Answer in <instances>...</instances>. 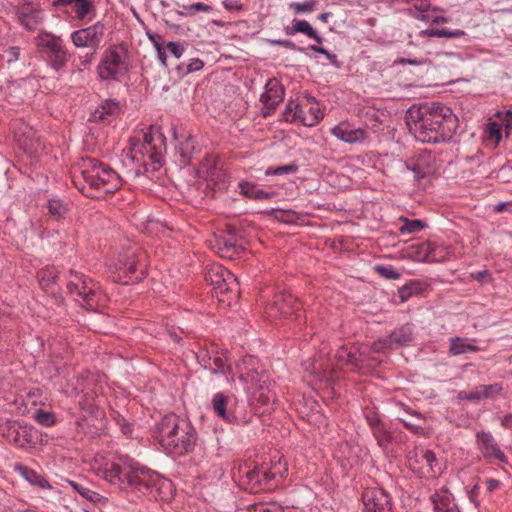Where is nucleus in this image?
I'll list each match as a JSON object with an SVG mask.
<instances>
[{"label": "nucleus", "mask_w": 512, "mask_h": 512, "mask_svg": "<svg viewBox=\"0 0 512 512\" xmlns=\"http://www.w3.org/2000/svg\"><path fill=\"white\" fill-rule=\"evenodd\" d=\"M472 276L481 283H488L492 281L491 274L488 270L478 271L472 274Z\"/></svg>", "instance_id": "nucleus-57"}, {"label": "nucleus", "mask_w": 512, "mask_h": 512, "mask_svg": "<svg viewBox=\"0 0 512 512\" xmlns=\"http://www.w3.org/2000/svg\"><path fill=\"white\" fill-rule=\"evenodd\" d=\"M300 302L287 292H279L274 296L273 302L268 307L269 316L279 314L282 317H288L297 314L300 310Z\"/></svg>", "instance_id": "nucleus-17"}, {"label": "nucleus", "mask_w": 512, "mask_h": 512, "mask_svg": "<svg viewBox=\"0 0 512 512\" xmlns=\"http://www.w3.org/2000/svg\"><path fill=\"white\" fill-rule=\"evenodd\" d=\"M105 30V24L98 21L88 27L73 31L70 39L76 48H88L96 52L104 40Z\"/></svg>", "instance_id": "nucleus-14"}, {"label": "nucleus", "mask_w": 512, "mask_h": 512, "mask_svg": "<svg viewBox=\"0 0 512 512\" xmlns=\"http://www.w3.org/2000/svg\"><path fill=\"white\" fill-rule=\"evenodd\" d=\"M485 484L487 493H492L501 486V482L497 479H487Z\"/></svg>", "instance_id": "nucleus-60"}, {"label": "nucleus", "mask_w": 512, "mask_h": 512, "mask_svg": "<svg viewBox=\"0 0 512 512\" xmlns=\"http://www.w3.org/2000/svg\"><path fill=\"white\" fill-rule=\"evenodd\" d=\"M33 429L27 425L18 422L9 423L6 427L5 435L8 440L19 447H24L32 443Z\"/></svg>", "instance_id": "nucleus-23"}, {"label": "nucleus", "mask_w": 512, "mask_h": 512, "mask_svg": "<svg viewBox=\"0 0 512 512\" xmlns=\"http://www.w3.org/2000/svg\"><path fill=\"white\" fill-rule=\"evenodd\" d=\"M239 379L253 390V400L262 406H270L277 400L271 388L269 375L265 370L258 369V360L254 356H245L238 364Z\"/></svg>", "instance_id": "nucleus-5"}, {"label": "nucleus", "mask_w": 512, "mask_h": 512, "mask_svg": "<svg viewBox=\"0 0 512 512\" xmlns=\"http://www.w3.org/2000/svg\"><path fill=\"white\" fill-rule=\"evenodd\" d=\"M496 212H509L512 213V201L500 202L494 206Z\"/></svg>", "instance_id": "nucleus-59"}, {"label": "nucleus", "mask_w": 512, "mask_h": 512, "mask_svg": "<svg viewBox=\"0 0 512 512\" xmlns=\"http://www.w3.org/2000/svg\"><path fill=\"white\" fill-rule=\"evenodd\" d=\"M430 501L435 512H460L448 489L442 488L431 495Z\"/></svg>", "instance_id": "nucleus-24"}, {"label": "nucleus", "mask_w": 512, "mask_h": 512, "mask_svg": "<svg viewBox=\"0 0 512 512\" xmlns=\"http://www.w3.org/2000/svg\"><path fill=\"white\" fill-rule=\"evenodd\" d=\"M502 391V386L500 384H490V385H479L475 387L474 390L469 392H460L459 396L461 399H466L469 401H478L482 399L491 398Z\"/></svg>", "instance_id": "nucleus-26"}, {"label": "nucleus", "mask_w": 512, "mask_h": 512, "mask_svg": "<svg viewBox=\"0 0 512 512\" xmlns=\"http://www.w3.org/2000/svg\"><path fill=\"white\" fill-rule=\"evenodd\" d=\"M284 88L275 78H270L265 84V91L260 97L263 109H266L264 116L269 115L284 98Z\"/></svg>", "instance_id": "nucleus-18"}, {"label": "nucleus", "mask_w": 512, "mask_h": 512, "mask_svg": "<svg viewBox=\"0 0 512 512\" xmlns=\"http://www.w3.org/2000/svg\"><path fill=\"white\" fill-rule=\"evenodd\" d=\"M68 484L84 499L96 503L100 500L101 496L99 493L89 489L88 487L77 483L73 480H68Z\"/></svg>", "instance_id": "nucleus-38"}, {"label": "nucleus", "mask_w": 512, "mask_h": 512, "mask_svg": "<svg viewBox=\"0 0 512 512\" xmlns=\"http://www.w3.org/2000/svg\"><path fill=\"white\" fill-rule=\"evenodd\" d=\"M438 170L436 158L431 153L418 149V190H426Z\"/></svg>", "instance_id": "nucleus-21"}, {"label": "nucleus", "mask_w": 512, "mask_h": 512, "mask_svg": "<svg viewBox=\"0 0 512 512\" xmlns=\"http://www.w3.org/2000/svg\"><path fill=\"white\" fill-rule=\"evenodd\" d=\"M317 0H307L304 2H293L290 4L292 9L297 14L310 13L316 9Z\"/></svg>", "instance_id": "nucleus-44"}, {"label": "nucleus", "mask_w": 512, "mask_h": 512, "mask_svg": "<svg viewBox=\"0 0 512 512\" xmlns=\"http://www.w3.org/2000/svg\"><path fill=\"white\" fill-rule=\"evenodd\" d=\"M291 33H303L311 39H314L317 43L321 44L323 38L317 33V31L310 25L306 20H293V28Z\"/></svg>", "instance_id": "nucleus-32"}, {"label": "nucleus", "mask_w": 512, "mask_h": 512, "mask_svg": "<svg viewBox=\"0 0 512 512\" xmlns=\"http://www.w3.org/2000/svg\"><path fill=\"white\" fill-rule=\"evenodd\" d=\"M176 149L184 160H189L195 150L194 140L192 137L188 136L183 141L179 142Z\"/></svg>", "instance_id": "nucleus-40"}, {"label": "nucleus", "mask_w": 512, "mask_h": 512, "mask_svg": "<svg viewBox=\"0 0 512 512\" xmlns=\"http://www.w3.org/2000/svg\"><path fill=\"white\" fill-rule=\"evenodd\" d=\"M59 276L53 270H44L40 274V283L44 289H50L57 284Z\"/></svg>", "instance_id": "nucleus-46"}, {"label": "nucleus", "mask_w": 512, "mask_h": 512, "mask_svg": "<svg viewBox=\"0 0 512 512\" xmlns=\"http://www.w3.org/2000/svg\"><path fill=\"white\" fill-rule=\"evenodd\" d=\"M287 471L286 462L282 463L279 458L268 470L264 467H252L251 464L245 463L239 467V478L245 489L256 492L263 487L270 488L269 482L276 478H283Z\"/></svg>", "instance_id": "nucleus-9"}, {"label": "nucleus", "mask_w": 512, "mask_h": 512, "mask_svg": "<svg viewBox=\"0 0 512 512\" xmlns=\"http://www.w3.org/2000/svg\"><path fill=\"white\" fill-rule=\"evenodd\" d=\"M476 444L482 456L491 461L497 459L499 462H507L505 454L499 448L491 433L479 431L476 433Z\"/></svg>", "instance_id": "nucleus-19"}, {"label": "nucleus", "mask_w": 512, "mask_h": 512, "mask_svg": "<svg viewBox=\"0 0 512 512\" xmlns=\"http://www.w3.org/2000/svg\"><path fill=\"white\" fill-rule=\"evenodd\" d=\"M339 361L358 366L361 362L360 354L354 348L341 347L336 354Z\"/></svg>", "instance_id": "nucleus-34"}, {"label": "nucleus", "mask_w": 512, "mask_h": 512, "mask_svg": "<svg viewBox=\"0 0 512 512\" xmlns=\"http://www.w3.org/2000/svg\"><path fill=\"white\" fill-rule=\"evenodd\" d=\"M331 134L348 144L365 143L369 139L366 129L353 128L349 122H340L331 129Z\"/></svg>", "instance_id": "nucleus-20"}, {"label": "nucleus", "mask_w": 512, "mask_h": 512, "mask_svg": "<svg viewBox=\"0 0 512 512\" xmlns=\"http://www.w3.org/2000/svg\"><path fill=\"white\" fill-rule=\"evenodd\" d=\"M240 193L244 196L256 200H268L272 197V193L258 188L250 182H242L239 184Z\"/></svg>", "instance_id": "nucleus-29"}, {"label": "nucleus", "mask_w": 512, "mask_h": 512, "mask_svg": "<svg viewBox=\"0 0 512 512\" xmlns=\"http://www.w3.org/2000/svg\"><path fill=\"white\" fill-rule=\"evenodd\" d=\"M205 279L213 289L220 294L229 293L236 298L239 293V282L233 273L220 264L211 265L206 272Z\"/></svg>", "instance_id": "nucleus-13"}, {"label": "nucleus", "mask_w": 512, "mask_h": 512, "mask_svg": "<svg viewBox=\"0 0 512 512\" xmlns=\"http://www.w3.org/2000/svg\"><path fill=\"white\" fill-rule=\"evenodd\" d=\"M74 184L82 191L94 190L95 197L115 193L122 185L120 175L108 164L92 157H82L72 169Z\"/></svg>", "instance_id": "nucleus-3"}, {"label": "nucleus", "mask_w": 512, "mask_h": 512, "mask_svg": "<svg viewBox=\"0 0 512 512\" xmlns=\"http://www.w3.org/2000/svg\"><path fill=\"white\" fill-rule=\"evenodd\" d=\"M489 137L498 142L501 139V125L497 122H490L488 124Z\"/></svg>", "instance_id": "nucleus-54"}, {"label": "nucleus", "mask_w": 512, "mask_h": 512, "mask_svg": "<svg viewBox=\"0 0 512 512\" xmlns=\"http://www.w3.org/2000/svg\"><path fill=\"white\" fill-rule=\"evenodd\" d=\"M207 367L212 374L225 376L226 382L228 384H235V377L232 374V367L228 363V356L226 351L214 353L212 360L208 363Z\"/></svg>", "instance_id": "nucleus-22"}, {"label": "nucleus", "mask_w": 512, "mask_h": 512, "mask_svg": "<svg viewBox=\"0 0 512 512\" xmlns=\"http://www.w3.org/2000/svg\"><path fill=\"white\" fill-rule=\"evenodd\" d=\"M73 9L77 18L82 20L91 12L93 4L90 0H76Z\"/></svg>", "instance_id": "nucleus-42"}, {"label": "nucleus", "mask_w": 512, "mask_h": 512, "mask_svg": "<svg viewBox=\"0 0 512 512\" xmlns=\"http://www.w3.org/2000/svg\"><path fill=\"white\" fill-rule=\"evenodd\" d=\"M212 11V7L204 4V3H193L190 5L183 6V12H180L181 15L185 16H194L197 13H209Z\"/></svg>", "instance_id": "nucleus-41"}, {"label": "nucleus", "mask_w": 512, "mask_h": 512, "mask_svg": "<svg viewBox=\"0 0 512 512\" xmlns=\"http://www.w3.org/2000/svg\"><path fill=\"white\" fill-rule=\"evenodd\" d=\"M120 107L114 100H105L93 113L97 121H106L109 117L118 113Z\"/></svg>", "instance_id": "nucleus-30"}, {"label": "nucleus", "mask_w": 512, "mask_h": 512, "mask_svg": "<svg viewBox=\"0 0 512 512\" xmlns=\"http://www.w3.org/2000/svg\"><path fill=\"white\" fill-rule=\"evenodd\" d=\"M364 512H392L389 495L381 488L366 489L362 495Z\"/></svg>", "instance_id": "nucleus-16"}, {"label": "nucleus", "mask_w": 512, "mask_h": 512, "mask_svg": "<svg viewBox=\"0 0 512 512\" xmlns=\"http://www.w3.org/2000/svg\"><path fill=\"white\" fill-rule=\"evenodd\" d=\"M35 44L47 65L56 72L65 69L72 54L61 36L42 31L35 38Z\"/></svg>", "instance_id": "nucleus-7"}, {"label": "nucleus", "mask_w": 512, "mask_h": 512, "mask_svg": "<svg viewBox=\"0 0 512 512\" xmlns=\"http://www.w3.org/2000/svg\"><path fill=\"white\" fill-rule=\"evenodd\" d=\"M374 270L385 279H397L400 277V274L394 269L391 265H375Z\"/></svg>", "instance_id": "nucleus-47"}, {"label": "nucleus", "mask_w": 512, "mask_h": 512, "mask_svg": "<svg viewBox=\"0 0 512 512\" xmlns=\"http://www.w3.org/2000/svg\"><path fill=\"white\" fill-rule=\"evenodd\" d=\"M223 6L229 11H241L243 9V5L240 0H224Z\"/></svg>", "instance_id": "nucleus-56"}, {"label": "nucleus", "mask_w": 512, "mask_h": 512, "mask_svg": "<svg viewBox=\"0 0 512 512\" xmlns=\"http://www.w3.org/2000/svg\"><path fill=\"white\" fill-rule=\"evenodd\" d=\"M423 460L426 462V464L433 469V464L436 463V457L434 452L430 450H426L423 455Z\"/></svg>", "instance_id": "nucleus-62"}, {"label": "nucleus", "mask_w": 512, "mask_h": 512, "mask_svg": "<svg viewBox=\"0 0 512 512\" xmlns=\"http://www.w3.org/2000/svg\"><path fill=\"white\" fill-rule=\"evenodd\" d=\"M14 471L31 485L37 486L42 489L52 488L48 480L43 475L22 463H16L14 465Z\"/></svg>", "instance_id": "nucleus-25"}, {"label": "nucleus", "mask_w": 512, "mask_h": 512, "mask_svg": "<svg viewBox=\"0 0 512 512\" xmlns=\"http://www.w3.org/2000/svg\"><path fill=\"white\" fill-rule=\"evenodd\" d=\"M67 290L73 299L86 309H95L103 298L100 288L91 279L79 272H70L67 280Z\"/></svg>", "instance_id": "nucleus-10"}, {"label": "nucleus", "mask_w": 512, "mask_h": 512, "mask_svg": "<svg viewBox=\"0 0 512 512\" xmlns=\"http://www.w3.org/2000/svg\"><path fill=\"white\" fill-rule=\"evenodd\" d=\"M203 66L204 63L201 59L192 58L186 65H179L177 69L180 74L187 75L192 72L200 71L203 68Z\"/></svg>", "instance_id": "nucleus-45"}, {"label": "nucleus", "mask_w": 512, "mask_h": 512, "mask_svg": "<svg viewBox=\"0 0 512 512\" xmlns=\"http://www.w3.org/2000/svg\"><path fill=\"white\" fill-rule=\"evenodd\" d=\"M481 492V486L477 483L473 486V488L468 492V497L470 501L477 504V497Z\"/></svg>", "instance_id": "nucleus-61"}, {"label": "nucleus", "mask_w": 512, "mask_h": 512, "mask_svg": "<svg viewBox=\"0 0 512 512\" xmlns=\"http://www.w3.org/2000/svg\"><path fill=\"white\" fill-rule=\"evenodd\" d=\"M428 8L429 4L424 3L423 0H418V19L431 23L447 22V18L437 15L436 10L430 12Z\"/></svg>", "instance_id": "nucleus-33"}, {"label": "nucleus", "mask_w": 512, "mask_h": 512, "mask_svg": "<svg viewBox=\"0 0 512 512\" xmlns=\"http://www.w3.org/2000/svg\"><path fill=\"white\" fill-rule=\"evenodd\" d=\"M110 269L115 281L125 285L141 281L145 276L146 265L141 263L135 252L126 251L119 254Z\"/></svg>", "instance_id": "nucleus-11"}, {"label": "nucleus", "mask_w": 512, "mask_h": 512, "mask_svg": "<svg viewBox=\"0 0 512 512\" xmlns=\"http://www.w3.org/2000/svg\"><path fill=\"white\" fill-rule=\"evenodd\" d=\"M152 435L164 452L172 457L192 453L198 441L195 427L188 420L172 413L155 423Z\"/></svg>", "instance_id": "nucleus-1"}, {"label": "nucleus", "mask_w": 512, "mask_h": 512, "mask_svg": "<svg viewBox=\"0 0 512 512\" xmlns=\"http://www.w3.org/2000/svg\"><path fill=\"white\" fill-rule=\"evenodd\" d=\"M502 124L507 130H512V111L508 110L502 119Z\"/></svg>", "instance_id": "nucleus-63"}, {"label": "nucleus", "mask_w": 512, "mask_h": 512, "mask_svg": "<svg viewBox=\"0 0 512 512\" xmlns=\"http://www.w3.org/2000/svg\"><path fill=\"white\" fill-rule=\"evenodd\" d=\"M271 43L274 44V45L283 46V47H285L286 49H289V50L302 51V48L298 47L291 40L278 39V40H272Z\"/></svg>", "instance_id": "nucleus-55"}, {"label": "nucleus", "mask_w": 512, "mask_h": 512, "mask_svg": "<svg viewBox=\"0 0 512 512\" xmlns=\"http://www.w3.org/2000/svg\"><path fill=\"white\" fill-rule=\"evenodd\" d=\"M250 512H285V510L277 503L256 504L252 506Z\"/></svg>", "instance_id": "nucleus-48"}, {"label": "nucleus", "mask_w": 512, "mask_h": 512, "mask_svg": "<svg viewBox=\"0 0 512 512\" xmlns=\"http://www.w3.org/2000/svg\"><path fill=\"white\" fill-rule=\"evenodd\" d=\"M212 356L209 352H201L197 358L198 362L202 365V367L206 370H208V363L211 362Z\"/></svg>", "instance_id": "nucleus-58"}, {"label": "nucleus", "mask_w": 512, "mask_h": 512, "mask_svg": "<svg viewBox=\"0 0 512 512\" xmlns=\"http://www.w3.org/2000/svg\"><path fill=\"white\" fill-rule=\"evenodd\" d=\"M211 406L214 413L229 423H247L249 419L238 413V402L235 398L226 396L222 392L213 395Z\"/></svg>", "instance_id": "nucleus-15"}, {"label": "nucleus", "mask_w": 512, "mask_h": 512, "mask_svg": "<svg viewBox=\"0 0 512 512\" xmlns=\"http://www.w3.org/2000/svg\"><path fill=\"white\" fill-rule=\"evenodd\" d=\"M413 340V333L410 327H401L394 331L389 338L386 340L389 347L405 346L411 343Z\"/></svg>", "instance_id": "nucleus-28"}, {"label": "nucleus", "mask_w": 512, "mask_h": 512, "mask_svg": "<svg viewBox=\"0 0 512 512\" xmlns=\"http://www.w3.org/2000/svg\"><path fill=\"white\" fill-rule=\"evenodd\" d=\"M131 159L145 171H157L163 164L166 153V138L161 129L150 126L140 138H132Z\"/></svg>", "instance_id": "nucleus-4"}, {"label": "nucleus", "mask_w": 512, "mask_h": 512, "mask_svg": "<svg viewBox=\"0 0 512 512\" xmlns=\"http://www.w3.org/2000/svg\"><path fill=\"white\" fill-rule=\"evenodd\" d=\"M365 418L372 430L377 428V426H382L384 423L381 421L380 417L377 413L369 411L365 413Z\"/></svg>", "instance_id": "nucleus-53"}, {"label": "nucleus", "mask_w": 512, "mask_h": 512, "mask_svg": "<svg viewBox=\"0 0 512 512\" xmlns=\"http://www.w3.org/2000/svg\"><path fill=\"white\" fill-rule=\"evenodd\" d=\"M295 109H296V102L295 101H289L286 104L285 110L283 111L282 118L286 122L295 123V118L294 117H295V115L297 113V111H295Z\"/></svg>", "instance_id": "nucleus-51"}, {"label": "nucleus", "mask_w": 512, "mask_h": 512, "mask_svg": "<svg viewBox=\"0 0 512 512\" xmlns=\"http://www.w3.org/2000/svg\"><path fill=\"white\" fill-rule=\"evenodd\" d=\"M372 432L377 440L379 447H381L383 450H386L391 440V435L386 425L384 424L382 426H377V428L372 430Z\"/></svg>", "instance_id": "nucleus-39"}, {"label": "nucleus", "mask_w": 512, "mask_h": 512, "mask_svg": "<svg viewBox=\"0 0 512 512\" xmlns=\"http://www.w3.org/2000/svg\"><path fill=\"white\" fill-rule=\"evenodd\" d=\"M298 170V166L296 164H289L284 166H279L274 169H268L266 171L267 175H283V174H293Z\"/></svg>", "instance_id": "nucleus-49"}, {"label": "nucleus", "mask_w": 512, "mask_h": 512, "mask_svg": "<svg viewBox=\"0 0 512 512\" xmlns=\"http://www.w3.org/2000/svg\"><path fill=\"white\" fill-rule=\"evenodd\" d=\"M130 67L128 50L123 44L110 45L102 54L97 74L104 81H119Z\"/></svg>", "instance_id": "nucleus-8"}, {"label": "nucleus", "mask_w": 512, "mask_h": 512, "mask_svg": "<svg viewBox=\"0 0 512 512\" xmlns=\"http://www.w3.org/2000/svg\"><path fill=\"white\" fill-rule=\"evenodd\" d=\"M135 480L133 481L132 491L142 494L155 493L156 496L163 497L167 491L171 490L172 483L163 478L160 474L147 467L136 466Z\"/></svg>", "instance_id": "nucleus-12"}, {"label": "nucleus", "mask_w": 512, "mask_h": 512, "mask_svg": "<svg viewBox=\"0 0 512 512\" xmlns=\"http://www.w3.org/2000/svg\"><path fill=\"white\" fill-rule=\"evenodd\" d=\"M436 262L438 258L435 253L434 244L430 241L418 244V262Z\"/></svg>", "instance_id": "nucleus-35"}, {"label": "nucleus", "mask_w": 512, "mask_h": 512, "mask_svg": "<svg viewBox=\"0 0 512 512\" xmlns=\"http://www.w3.org/2000/svg\"><path fill=\"white\" fill-rule=\"evenodd\" d=\"M166 49L177 59H179L184 53V46L179 42H168Z\"/></svg>", "instance_id": "nucleus-52"}, {"label": "nucleus", "mask_w": 512, "mask_h": 512, "mask_svg": "<svg viewBox=\"0 0 512 512\" xmlns=\"http://www.w3.org/2000/svg\"><path fill=\"white\" fill-rule=\"evenodd\" d=\"M479 350L475 339L466 337H452L449 339V354L453 356L475 353Z\"/></svg>", "instance_id": "nucleus-27"}, {"label": "nucleus", "mask_w": 512, "mask_h": 512, "mask_svg": "<svg viewBox=\"0 0 512 512\" xmlns=\"http://www.w3.org/2000/svg\"><path fill=\"white\" fill-rule=\"evenodd\" d=\"M36 421L43 426H51L54 424V415L50 412L38 410L35 415Z\"/></svg>", "instance_id": "nucleus-50"}, {"label": "nucleus", "mask_w": 512, "mask_h": 512, "mask_svg": "<svg viewBox=\"0 0 512 512\" xmlns=\"http://www.w3.org/2000/svg\"><path fill=\"white\" fill-rule=\"evenodd\" d=\"M47 209L50 216L55 219H61L67 213V204L61 199L52 198L47 203Z\"/></svg>", "instance_id": "nucleus-36"}, {"label": "nucleus", "mask_w": 512, "mask_h": 512, "mask_svg": "<svg viewBox=\"0 0 512 512\" xmlns=\"http://www.w3.org/2000/svg\"><path fill=\"white\" fill-rule=\"evenodd\" d=\"M501 424L504 428L512 430V414L505 415L501 420Z\"/></svg>", "instance_id": "nucleus-64"}, {"label": "nucleus", "mask_w": 512, "mask_h": 512, "mask_svg": "<svg viewBox=\"0 0 512 512\" xmlns=\"http://www.w3.org/2000/svg\"><path fill=\"white\" fill-rule=\"evenodd\" d=\"M297 111L295 115V123H301L304 126L312 127L318 123V116H307L304 114L303 109L301 106L296 102V109Z\"/></svg>", "instance_id": "nucleus-43"}, {"label": "nucleus", "mask_w": 512, "mask_h": 512, "mask_svg": "<svg viewBox=\"0 0 512 512\" xmlns=\"http://www.w3.org/2000/svg\"><path fill=\"white\" fill-rule=\"evenodd\" d=\"M137 463L128 457H118L101 460L96 459L91 465V471L111 486L121 490H131Z\"/></svg>", "instance_id": "nucleus-6"}, {"label": "nucleus", "mask_w": 512, "mask_h": 512, "mask_svg": "<svg viewBox=\"0 0 512 512\" xmlns=\"http://www.w3.org/2000/svg\"><path fill=\"white\" fill-rule=\"evenodd\" d=\"M458 118L450 107L436 102L418 103V141L439 143L452 139Z\"/></svg>", "instance_id": "nucleus-2"}, {"label": "nucleus", "mask_w": 512, "mask_h": 512, "mask_svg": "<svg viewBox=\"0 0 512 512\" xmlns=\"http://www.w3.org/2000/svg\"><path fill=\"white\" fill-rule=\"evenodd\" d=\"M216 241L218 252L223 257L232 258L243 250L242 246L238 245L234 240L230 238L221 237Z\"/></svg>", "instance_id": "nucleus-31"}, {"label": "nucleus", "mask_w": 512, "mask_h": 512, "mask_svg": "<svg viewBox=\"0 0 512 512\" xmlns=\"http://www.w3.org/2000/svg\"><path fill=\"white\" fill-rule=\"evenodd\" d=\"M421 36L445 37V38H458L465 35V32L460 29H426L419 33Z\"/></svg>", "instance_id": "nucleus-37"}]
</instances>
